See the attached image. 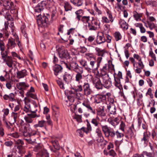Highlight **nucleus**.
Here are the masks:
<instances>
[{"instance_id": "obj_1", "label": "nucleus", "mask_w": 157, "mask_h": 157, "mask_svg": "<svg viewBox=\"0 0 157 157\" xmlns=\"http://www.w3.org/2000/svg\"><path fill=\"white\" fill-rule=\"evenodd\" d=\"M75 13L76 15L75 19L78 21H80L86 29L89 23H90V16H83L84 12L82 9H80L76 11L75 12Z\"/></svg>"}, {"instance_id": "obj_2", "label": "nucleus", "mask_w": 157, "mask_h": 157, "mask_svg": "<svg viewBox=\"0 0 157 157\" xmlns=\"http://www.w3.org/2000/svg\"><path fill=\"white\" fill-rule=\"evenodd\" d=\"M56 49L60 58L67 59L69 58V55L64 46L57 45L56 46Z\"/></svg>"}, {"instance_id": "obj_3", "label": "nucleus", "mask_w": 157, "mask_h": 157, "mask_svg": "<svg viewBox=\"0 0 157 157\" xmlns=\"http://www.w3.org/2000/svg\"><path fill=\"white\" fill-rule=\"evenodd\" d=\"M92 20L89 23L86 29L90 31H95L98 29L100 28V23L97 20L94 19V17H92Z\"/></svg>"}, {"instance_id": "obj_4", "label": "nucleus", "mask_w": 157, "mask_h": 157, "mask_svg": "<svg viewBox=\"0 0 157 157\" xmlns=\"http://www.w3.org/2000/svg\"><path fill=\"white\" fill-rule=\"evenodd\" d=\"M92 131V127L89 122L87 120L86 127H82L81 128L78 129L77 132L79 134V135L82 137L83 136L84 133L85 132L87 134L90 132Z\"/></svg>"}, {"instance_id": "obj_5", "label": "nucleus", "mask_w": 157, "mask_h": 157, "mask_svg": "<svg viewBox=\"0 0 157 157\" xmlns=\"http://www.w3.org/2000/svg\"><path fill=\"white\" fill-rule=\"evenodd\" d=\"M106 12L107 17L105 16H102L101 17V22L105 23H113L114 21V18L113 17L111 12L109 10H107Z\"/></svg>"}, {"instance_id": "obj_6", "label": "nucleus", "mask_w": 157, "mask_h": 157, "mask_svg": "<svg viewBox=\"0 0 157 157\" xmlns=\"http://www.w3.org/2000/svg\"><path fill=\"white\" fill-rule=\"evenodd\" d=\"M40 15V14H39L36 15V16H38V18H37L38 24L44 26H46L47 22L48 21V19L50 17V15L49 14H47L46 16H43L40 19L39 17Z\"/></svg>"}, {"instance_id": "obj_7", "label": "nucleus", "mask_w": 157, "mask_h": 157, "mask_svg": "<svg viewBox=\"0 0 157 157\" xmlns=\"http://www.w3.org/2000/svg\"><path fill=\"white\" fill-rule=\"evenodd\" d=\"M16 87L17 89L20 90L19 93L21 95V96L22 97H24V90H26L29 87V85L27 83L23 82L17 83L16 84Z\"/></svg>"}, {"instance_id": "obj_8", "label": "nucleus", "mask_w": 157, "mask_h": 157, "mask_svg": "<svg viewBox=\"0 0 157 157\" xmlns=\"http://www.w3.org/2000/svg\"><path fill=\"white\" fill-rule=\"evenodd\" d=\"M63 67L59 64H56L53 67V70L55 75L57 76L59 79H60L62 75L61 73L63 72Z\"/></svg>"}, {"instance_id": "obj_9", "label": "nucleus", "mask_w": 157, "mask_h": 157, "mask_svg": "<svg viewBox=\"0 0 157 157\" xmlns=\"http://www.w3.org/2000/svg\"><path fill=\"white\" fill-rule=\"evenodd\" d=\"M67 69L75 72H77L83 69L82 67L79 66L76 61L71 62L70 64H68Z\"/></svg>"}, {"instance_id": "obj_10", "label": "nucleus", "mask_w": 157, "mask_h": 157, "mask_svg": "<svg viewBox=\"0 0 157 157\" xmlns=\"http://www.w3.org/2000/svg\"><path fill=\"white\" fill-rule=\"evenodd\" d=\"M95 50L96 51V55L99 56V57L98 58L97 60L98 67L99 66V64L102 59V57L103 56L105 52L104 50H102L98 47L95 48Z\"/></svg>"}, {"instance_id": "obj_11", "label": "nucleus", "mask_w": 157, "mask_h": 157, "mask_svg": "<svg viewBox=\"0 0 157 157\" xmlns=\"http://www.w3.org/2000/svg\"><path fill=\"white\" fill-rule=\"evenodd\" d=\"M20 125L22 128V133L23 136H26L27 134V131L28 130H30V126L29 124L25 123L24 121L21 120L20 121Z\"/></svg>"}, {"instance_id": "obj_12", "label": "nucleus", "mask_w": 157, "mask_h": 157, "mask_svg": "<svg viewBox=\"0 0 157 157\" xmlns=\"http://www.w3.org/2000/svg\"><path fill=\"white\" fill-rule=\"evenodd\" d=\"M82 105L86 107L87 110L93 114H95L96 111L94 107H92L90 101L88 100L84 101L82 103Z\"/></svg>"}, {"instance_id": "obj_13", "label": "nucleus", "mask_w": 157, "mask_h": 157, "mask_svg": "<svg viewBox=\"0 0 157 157\" xmlns=\"http://www.w3.org/2000/svg\"><path fill=\"white\" fill-rule=\"evenodd\" d=\"M46 5V2L43 1L35 7L34 10L36 13H39L43 11L44 8L45 7Z\"/></svg>"}, {"instance_id": "obj_14", "label": "nucleus", "mask_w": 157, "mask_h": 157, "mask_svg": "<svg viewBox=\"0 0 157 157\" xmlns=\"http://www.w3.org/2000/svg\"><path fill=\"white\" fill-rule=\"evenodd\" d=\"M84 95L86 96L91 94L92 91L91 90L89 84L87 82H85L83 86Z\"/></svg>"}, {"instance_id": "obj_15", "label": "nucleus", "mask_w": 157, "mask_h": 157, "mask_svg": "<svg viewBox=\"0 0 157 157\" xmlns=\"http://www.w3.org/2000/svg\"><path fill=\"white\" fill-rule=\"evenodd\" d=\"M102 130L106 137H109V136L113 128L109 127L107 125H101Z\"/></svg>"}, {"instance_id": "obj_16", "label": "nucleus", "mask_w": 157, "mask_h": 157, "mask_svg": "<svg viewBox=\"0 0 157 157\" xmlns=\"http://www.w3.org/2000/svg\"><path fill=\"white\" fill-rule=\"evenodd\" d=\"M96 43L98 44H100L106 41V39L105 37L104 34L103 33H98L97 36Z\"/></svg>"}, {"instance_id": "obj_17", "label": "nucleus", "mask_w": 157, "mask_h": 157, "mask_svg": "<svg viewBox=\"0 0 157 157\" xmlns=\"http://www.w3.org/2000/svg\"><path fill=\"white\" fill-rule=\"evenodd\" d=\"M75 72L76 74L75 76V80L78 83H80V82H82V80L84 77V75H83V69Z\"/></svg>"}, {"instance_id": "obj_18", "label": "nucleus", "mask_w": 157, "mask_h": 157, "mask_svg": "<svg viewBox=\"0 0 157 157\" xmlns=\"http://www.w3.org/2000/svg\"><path fill=\"white\" fill-rule=\"evenodd\" d=\"M3 62L6 63V64L10 68L11 70L13 68V64L14 61L13 60L12 57L8 56L6 58V59H4Z\"/></svg>"}, {"instance_id": "obj_19", "label": "nucleus", "mask_w": 157, "mask_h": 157, "mask_svg": "<svg viewBox=\"0 0 157 157\" xmlns=\"http://www.w3.org/2000/svg\"><path fill=\"white\" fill-rule=\"evenodd\" d=\"M132 129H134V124H132L131 127L126 130L124 132L126 134L125 137L128 138H131L133 136L134 134L132 132Z\"/></svg>"}, {"instance_id": "obj_20", "label": "nucleus", "mask_w": 157, "mask_h": 157, "mask_svg": "<svg viewBox=\"0 0 157 157\" xmlns=\"http://www.w3.org/2000/svg\"><path fill=\"white\" fill-rule=\"evenodd\" d=\"M15 39H13L12 38H10L8 39V43L7 44V48L8 49H12L17 45L15 42Z\"/></svg>"}, {"instance_id": "obj_21", "label": "nucleus", "mask_w": 157, "mask_h": 157, "mask_svg": "<svg viewBox=\"0 0 157 157\" xmlns=\"http://www.w3.org/2000/svg\"><path fill=\"white\" fill-rule=\"evenodd\" d=\"M93 83L95 84V87L98 90L101 89L102 88V85L101 83L100 79L97 77L95 78L93 81Z\"/></svg>"}, {"instance_id": "obj_22", "label": "nucleus", "mask_w": 157, "mask_h": 157, "mask_svg": "<svg viewBox=\"0 0 157 157\" xmlns=\"http://www.w3.org/2000/svg\"><path fill=\"white\" fill-rule=\"evenodd\" d=\"M72 76L71 74L67 72L63 75V80L66 83L69 84L71 81Z\"/></svg>"}, {"instance_id": "obj_23", "label": "nucleus", "mask_w": 157, "mask_h": 157, "mask_svg": "<svg viewBox=\"0 0 157 157\" xmlns=\"http://www.w3.org/2000/svg\"><path fill=\"white\" fill-rule=\"evenodd\" d=\"M120 120L117 117L114 118H110L108 120V122L112 125L115 126L118 125L120 122Z\"/></svg>"}, {"instance_id": "obj_24", "label": "nucleus", "mask_w": 157, "mask_h": 157, "mask_svg": "<svg viewBox=\"0 0 157 157\" xmlns=\"http://www.w3.org/2000/svg\"><path fill=\"white\" fill-rule=\"evenodd\" d=\"M16 77L18 79L24 78L27 75V71L25 69L18 71L17 73Z\"/></svg>"}, {"instance_id": "obj_25", "label": "nucleus", "mask_w": 157, "mask_h": 157, "mask_svg": "<svg viewBox=\"0 0 157 157\" xmlns=\"http://www.w3.org/2000/svg\"><path fill=\"white\" fill-rule=\"evenodd\" d=\"M108 112L111 114L114 115L116 114V108L114 104L109 105H107Z\"/></svg>"}, {"instance_id": "obj_26", "label": "nucleus", "mask_w": 157, "mask_h": 157, "mask_svg": "<svg viewBox=\"0 0 157 157\" xmlns=\"http://www.w3.org/2000/svg\"><path fill=\"white\" fill-rule=\"evenodd\" d=\"M3 98L5 100H8L11 101H16L14 95L12 93L10 94L9 95L5 94L3 96Z\"/></svg>"}, {"instance_id": "obj_27", "label": "nucleus", "mask_w": 157, "mask_h": 157, "mask_svg": "<svg viewBox=\"0 0 157 157\" xmlns=\"http://www.w3.org/2000/svg\"><path fill=\"white\" fill-rule=\"evenodd\" d=\"M27 134L26 136H24L25 137H27L28 136H34L38 137L39 134V132L37 131L32 130L31 128L30 130H28L27 131Z\"/></svg>"}, {"instance_id": "obj_28", "label": "nucleus", "mask_w": 157, "mask_h": 157, "mask_svg": "<svg viewBox=\"0 0 157 157\" xmlns=\"http://www.w3.org/2000/svg\"><path fill=\"white\" fill-rule=\"evenodd\" d=\"M106 97L105 95H98L95 98L94 102L97 103H101L106 99Z\"/></svg>"}, {"instance_id": "obj_29", "label": "nucleus", "mask_w": 157, "mask_h": 157, "mask_svg": "<svg viewBox=\"0 0 157 157\" xmlns=\"http://www.w3.org/2000/svg\"><path fill=\"white\" fill-rule=\"evenodd\" d=\"M36 157H49V153L45 149L41 150L36 155Z\"/></svg>"}, {"instance_id": "obj_30", "label": "nucleus", "mask_w": 157, "mask_h": 157, "mask_svg": "<svg viewBox=\"0 0 157 157\" xmlns=\"http://www.w3.org/2000/svg\"><path fill=\"white\" fill-rule=\"evenodd\" d=\"M107 64H105L103 67L100 69V75L103 76L106 75L108 72L107 69Z\"/></svg>"}, {"instance_id": "obj_31", "label": "nucleus", "mask_w": 157, "mask_h": 157, "mask_svg": "<svg viewBox=\"0 0 157 157\" xmlns=\"http://www.w3.org/2000/svg\"><path fill=\"white\" fill-rule=\"evenodd\" d=\"M96 132L97 134V135L98 137L100 138L99 139H98L97 140V141L98 142H100L102 141V139L101 138H102L103 139V137L100 129L99 128H97L96 129Z\"/></svg>"}, {"instance_id": "obj_32", "label": "nucleus", "mask_w": 157, "mask_h": 157, "mask_svg": "<svg viewBox=\"0 0 157 157\" xmlns=\"http://www.w3.org/2000/svg\"><path fill=\"white\" fill-rule=\"evenodd\" d=\"M29 136L30 137L29 139H25L28 143L33 144L36 143V139L38 137L32 136Z\"/></svg>"}, {"instance_id": "obj_33", "label": "nucleus", "mask_w": 157, "mask_h": 157, "mask_svg": "<svg viewBox=\"0 0 157 157\" xmlns=\"http://www.w3.org/2000/svg\"><path fill=\"white\" fill-rule=\"evenodd\" d=\"M104 107L101 106V108H98L97 110V114L98 115L103 117L105 115V114L104 110Z\"/></svg>"}, {"instance_id": "obj_34", "label": "nucleus", "mask_w": 157, "mask_h": 157, "mask_svg": "<svg viewBox=\"0 0 157 157\" xmlns=\"http://www.w3.org/2000/svg\"><path fill=\"white\" fill-rule=\"evenodd\" d=\"M119 23L121 27L123 29H127L128 28V24L125 21L122 19H120L119 21Z\"/></svg>"}, {"instance_id": "obj_35", "label": "nucleus", "mask_w": 157, "mask_h": 157, "mask_svg": "<svg viewBox=\"0 0 157 157\" xmlns=\"http://www.w3.org/2000/svg\"><path fill=\"white\" fill-rule=\"evenodd\" d=\"M102 78L103 79V85L105 88H108L111 86L112 83L110 81L104 79L103 77Z\"/></svg>"}, {"instance_id": "obj_36", "label": "nucleus", "mask_w": 157, "mask_h": 157, "mask_svg": "<svg viewBox=\"0 0 157 157\" xmlns=\"http://www.w3.org/2000/svg\"><path fill=\"white\" fill-rule=\"evenodd\" d=\"M114 85L115 86L120 89L122 87L121 84L120 79L119 78H116L114 76Z\"/></svg>"}, {"instance_id": "obj_37", "label": "nucleus", "mask_w": 157, "mask_h": 157, "mask_svg": "<svg viewBox=\"0 0 157 157\" xmlns=\"http://www.w3.org/2000/svg\"><path fill=\"white\" fill-rule=\"evenodd\" d=\"M5 6L7 9H13L14 8L13 3L12 2L6 0V2L4 3Z\"/></svg>"}, {"instance_id": "obj_38", "label": "nucleus", "mask_w": 157, "mask_h": 157, "mask_svg": "<svg viewBox=\"0 0 157 157\" xmlns=\"http://www.w3.org/2000/svg\"><path fill=\"white\" fill-rule=\"evenodd\" d=\"M37 111V109H36L34 111H33L32 110V111H31V113H27V115L29 117H30L31 119L33 118H34L36 117H40V115H37L36 114H35V113H36Z\"/></svg>"}, {"instance_id": "obj_39", "label": "nucleus", "mask_w": 157, "mask_h": 157, "mask_svg": "<svg viewBox=\"0 0 157 157\" xmlns=\"http://www.w3.org/2000/svg\"><path fill=\"white\" fill-rule=\"evenodd\" d=\"M71 3L74 5L79 6H81L83 2L82 0H70Z\"/></svg>"}, {"instance_id": "obj_40", "label": "nucleus", "mask_w": 157, "mask_h": 157, "mask_svg": "<svg viewBox=\"0 0 157 157\" xmlns=\"http://www.w3.org/2000/svg\"><path fill=\"white\" fill-rule=\"evenodd\" d=\"M149 136L147 132L144 133L143 137L141 139L142 142H144V143H147L149 140Z\"/></svg>"}, {"instance_id": "obj_41", "label": "nucleus", "mask_w": 157, "mask_h": 157, "mask_svg": "<svg viewBox=\"0 0 157 157\" xmlns=\"http://www.w3.org/2000/svg\"><path fill=\"white\" fill-rule=\"evenodd\" d=\"M15 144L16 148L18 147V146H23L24 144V142L23 140L21 139H18L15 141Z\"/></svg>"}, {"instance_id": "obj_42", "label": "nucleus", "mask_w": 157, "mask_h": 157, "mask_svg": "<svg viewBox=\"0 0 157 157\" xmlns=\"http://www.w3.org/2000/svg\"><path fill=\"white\" fill-rule=\"evenodd\" d=\"M91 122L95 127H98L100 124L99 119L98 117H96V118L92 119Z\"/></svg>"}, {"instance_id": "obj_43", "label": "nucleus", "mask_w": 157, "mask_h": 157, "mask_svg": "<svg viewBox=\"0 0 157 157\" xmlns=\"http://www.w3.org/2000/svg\"><path fill=\"white\" fill-rule=\"evenodd\" d=\"M51 142L53 147L56 150H59L60 149V146L58 141L56 140H52Z\"/></svg>"}, {"instance_id": "obj_44", "label": "nucleus", "mask_w": 157, "mask_h": 157, "mask_svg": "<svg viewBox=\"0 0 157 157\" xmlns=\"http://www.w3.org/2000/svg\"><path fill=\"white\" fill-rule=\"evenodd\" d=\"M79 63L82 67H84L85 69L87 71L88 69H87V68H88V65L87 61L85 60L82 59L79 61Z\"/></svg>"}, {"instance_id": "obj_45", "label": "nucleus", "mask_w": 157, "mask_h": 157, "mask_svg": "<svg viewBox=\"0 0 157 157\" xmlns=\"http://www.w3.org/2000/svg\"><path fill=\"white\" fill-rule=\"evenodd\" d=\"M115 40L116 41L120 40L122 38L121 33L119 32H115L113 35Z\"/></svg>"}, {"instance_id": "obj_46", "label": "nucleus", "mask_w": 157, "mask_h": 157, "mask_svg": "<svg viewBox=\"0 0 157 157\" xmlns=\"http://www.w3.org/2000/svg\"><path fill=\"white\" fill-rule=\"evenodd\" d=\"M95 62H96L95 61H90V66L88 65V68H87V69H88V71H90L91 70H93L95 69L94 66Z\"/></svg>"}, {"instance_id": "obj_47", "label": "nucleus", "mask_w": 157, "mask_h": 157, "mask_svg": "<svg viewBox=\"0 0 157 157\" xmlns=\"http://www.w3.org/2000/svg\"><path fill=\"white\" fill-rule=\"evenodd\" d=\"M38 123L39 124V127L40 128H45L48 125L46 121L44 120L39 121Z\"/></svg>"}, {"instance_id": "obj_48", "label": "nucleus", "mask_w": 157, "mask_h": 157, "mask_svg": "<svg viewBox=\"0 0 157 157\" xmlns=\"http://www.w3.org/2000/svg\"><path fill=\"white\" fill-rule=\"evenodd\" d=\"M133 16L135 19L137 21H140V17H141V14L138 13L136 11H134L133 12Z\"/></svg>"}, {"instance_id": "obj_49", "label": "nucleus", "mask_w": 157, "mask_h": 157, "mask_svg": "<svg viewBox=\"0 0 157 157\" xmlns=\"http://www.w3.org/2000/svg\"><path fill=\"white\" fill-rule=\"evenodd\" d=\"M64 8L65 10L66 11L71 10L72 9V7L71 5L69 3L67 2H66L64 3Z\"/></svg>"}, {"instance_id": "obj_50", "label": "nucleus", "mask_w": 157, "mask_h": 157, "mask_svg": "<svg viewBox=\"0 0 157 157\" xmlns=\"http://www.w3.org/2000/svg\"><path fill=\"white\" fill-rule=\"evenodd\" d=\"M82 87L83 86L81 85H79L77 86H74L72 88V89L76 92H81L83 90Z\"/></svg>"}, {"instance_id": "obj_51", "label": "nucleus", "mask_w": 157, "mask_h": 157, "mask_svg": "<svg viewBox=\"0 0 157 157\" xmlns=\"http://www.w3.org/2000/svg\"><path fill=\"white\" fill-rule=\"evenodd\" d=\"M116 0L117 1V3H116V5L117 8L121 10H123L124 9L125 7L120 3L122 0Z\"/></svg>"}, {"instance_id": "obj_52", "label": "nucleus", "mask_w": 157, "mask_h": 157, "mask_svg": "<svg viewBox=\"0 0 157 157\" xmlns=\"http://www.w3.org/2000/svg\"><path fill=\"white\" fill-rule=\"evenodd\" d=\"M26 95L28 97H30L34 99H37L36 95V94H33V93L27 92Z\"/></svg>"}, {"instance_id": "obj_53", "label": "nucleus", "mask_w": 157, "mask_h": 157, "mask_svg": "<svg viewBox=\"0 0 157 157\" xmlns=\"http://www.w3.org/2000/svg\"><path fill=\"white\" fill-rule=\"evenodd\" d=\"M17 148L18 150V152L21 155V156H20L19 157H21L22 156V155L24 154L25 153V149L23 146H18V147H17Z\"/></svg>"}, {"instance_id": "obj_54", "label": "nucleus", "mask_w": 157, "mask_h": 157, "mask_svg": "<svg viewBox=\"0 0 157 157\" xmlns=\"http://www.w3.org/2000/svg\"><path fill=\"white\" fill-rule=\"evenodd\" d=\"M23 110L26 113H29V111H32V110L30 108V105L29 103L26 104Z\"/></svg>"}, {"instance_id": "obj_55", "label": "nucleus", "mask_w": 157, "mask_h": 157, "mask_svg": "<svg viewBox=\"0 0 157 157\" xmlns=\"http://www.w3.org/2000/svg\"><path fill=\"white\" fill-rule=\"evenodd\" d=\"M143 153L147 157H155L156 155L155 154L154 152H148L146 151H144L143 152Z\"/></svg>"}, {"instance_id": "obj_56", "label": "nucleus", "mask_w": 157, "mask_h": 157, "mask_svg": "<svg viewBox=\"0 0 157 157\" xmlns=\"http://www.w3.org/2000/svg\"><path fill=\"white\" fill-rule=\"evenodd\" d=\"M24 119L26 122V123L29 124L32 123L33 122V120L30 117L27 115H25L24 117Z\"/></svg>"}, {"instance_id": "obj_57", "label": "nucleus", "mask_w": 157, "mask_h": 157, "mask_svg": "<svg viewBox=\"0 0 157 157\" xmlns=\"http://www.w3.org/2000/svg\"><path fill=\"white\" fill-rule=\"evenodd\" d=\"M147 23L150 30H152L155 28L156 25L154 23L150 22L148 21H147Z\"/></svg>"}, {"instance_id": "obj_58", "label": "nucleus", "mask_w": 157, "mask_h": 157, "mask_svg": "<svg viewBox=\"0 0 157 157\" xmlns=\"http://www.w3.org/2000/svg\"><path fill=\"white\" fill-rule=\"evenodd\" d=\"M26 26L24 25H22L21 28V29L22 32V33L23 34L24 36L27 38V35L25 32V29Z\"/></svg>"}, {"instance_id": "obj_59", "label": "nucleus", "mask_w": 157, "mask_h": 157, "mask_svg": "<svg viewBox=\"0 0 157 157\" xmlns=\"http://www.w3.org/2000/svg\"><path fill=\"white\" fill-rule=\"evenodd\" d=\"M19 114L17 113L14 112H13L12 113V117L14 119V123H15L16 122L17 119V118L19 117Z\"/></svg>"}, {"instance_id": "obj_60", "label": "nucleus", "mask_w": 157, "mask_h": 157, "mask_svg": "<svg viewBox=\"0 0 157 157\" xmlns=\"http://www.w3.org/2000/svg\"><path fill=\"white\" fill-rule=\"evenodd\" d=\"M46 119L47 120V123L48 125L52 126L53 123L52 121L50 119V117L49 115H46Z\"/></svg>"}, {"instance_id": "obj_61", "label": "nucleus", "mask_w": 157, "mask_h": 157, "mask_svg": "<svg viewBox=\"0 0 157 157\" xmlns=\"http://www.w3.org/2000/svg\"><path fill=\"white\" fill-rule=\"evenodd\" d=\"M51 11V20L52 21L53 20V17L55 16V14L56 13V9L55 7H54L52 9L50 10Z\"/></svg>"}, {"instance_id": "obj_62", "label": "nucleus", "mask_w": 157, "mask_h": 157, "mask_svg": "<svg viewBox=\"0 0 157 157\" xmlns=\"http://www.w3.org/2000/svg\"><path fill=\"white\" fill-rule=\"evenodd\" d=\"M0 49L2 52H3L5 50V45L4 41L0 40Z\"/></svg>"}, {"instance_id": "obj_63", "label": "nucleus", "mask_w": 157, "mask_h": 157, "mask_svg": "<svg viewBox=\"0 0 157 157\" xmlns=\"http://www.w3.org/2000/svg\"><path fill=\"white\" fill-rule=\"evenodd\" d=\"M85 56L87 59L91 60L92 58H94V55L91 53H86L85 54Z\"/></svg>"}, {"instance_id": "obj_64", "label": "nucleus", "mask_w": 157, "mask_h": 157, "mask_svg": "<svg viewBox=\"0 0 157 157\" xmlns=\"http://www.w3.org/2000/svg\"><path fill=\"white\" fill-rule=\"evenodd\" d=\"M125 127L126 125L125 123L123 121H121V122L119 129L121 130L122 131L124 132H125Z\"/></svg>"}]
</instances>
